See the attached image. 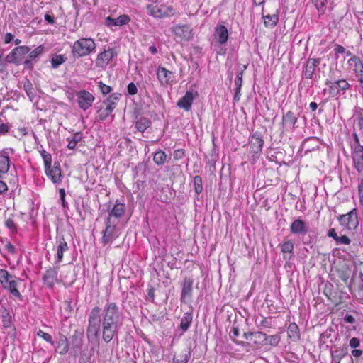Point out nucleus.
<instances>
[{
    "mask_svg": "<svg viewBox=\"0 0 363 363\" xmlns=\"http://www.w3.org/2000/svg\"><path fill=\"white\" fill-rule=\"evenodd\" d=\"M98 86L104 95H106L112 91V88L110 86L104 84L101 81L98 82Z\"/></svg>",
    "mask_w": 363,
    "mask_h": 363,
    "instance_id": "603ef678",
    "label": "nucleus"
},
{
    "mask_svg": "<svg viewBox=\"0 0 363 363\" xmlns=\"http://www.w3.org/2000/svg\"><path fill=\"white\" fill-rule=\"evenodd\" d=\"M334 51L336 54H343L345 52V48L340 45L335 44Z\"/></svg>",
    "mask_w": 363,
    "mask_h": 363,
    "instance_id": "0e129e2a",
    "label": "nucleus"
},
{
    "mask_svg": "<svg viewBox=\"0 0 363 363\" xmlns=\"http://www.w3.org/2000/svg\"><path fill=\"white\" fill-rule=\"evenodd\" d=\"M339 220L348 230H355L359 225L357 209L353 208L347 214L340 216Z\"/></svg>",
    "mask_w": 363,
    "mask_h": 363,
    "instance_id": "39448f33",
    "label": "nucleus"
},
{
    "mask_svg": "<svg viewBox=\"0 0 363 363\" xmlns=\"http://www.w3.org/2000/svg\"><path fill=\"white\" fill-rule=\"evenodd\" d=\"M121 97V94L113 93L103 101V104L106 105V108H101L98 111L99 118L100 121H104L106 119V118L116 107L117 101H119Z\"/></svg>",
    "mask_w": 363,
    "mask_h": 363,
    "instance_id": "7ed1b4c3",
    "label": "nucleus"
},
{
    "mask_svg": "<svg viewBox=\"0 0 363 363\" xmlns=\"http://www.w3.org/2000/svg\"><path fill=\"white\" fill-rule=\"evenodd\" d=\"M57 254L55 255V262L60 263L63 258V253L68 250V245L62 236H57Z\"/></svg>",
    "mask_w": 363,
    "mask_h": 363,
    "instance_id": "6ab92c4d",
    "label": "nucleus"
},
{
    "mask_svg": "<svg viewBox=\"0 0 363 363\" xmlns=\"http://www.w3.org/2000/svg\"><path fill=\"white\" fill-rule=\"evenodd\" d=\"M174 33L186 40L191 39L192 36V30L188 25H177L173 28Z\"/></svg>",
    "mask_w": 363,
    "mask_h": 363,
    "instance_id": "a211bd4d",
    "label": "nucleus"
},
{
    "mask_svg": "<svg viewBox=\"0 0 363 363\" xmlns=\"http://www.w3.org/2000/svg\"><path fill=\"white\" fill-rule=\"evenodd\" d=\"M351 149L354 167L358 172H361L363 171V146Z\"/></svg>",
    "mask_w": 363,
    "mask_h": 363,
    "instance_id": "4468645a",
    "label": "nucleus"
},
{
    "mask_svg": "<svg viewBox=\"0 0 363 363\" xmlns=\"http://www.w3.org/2000/svg\"><path fill=\"white\" fill-rule=\"evenodd\" d=\"M352 138H353V143L351 145V148L356 147H358V146L359 147L362 146L360 144V140H359V136L355 131H354L352 133Z\"/></svg>",
    "mask_w": 363,
    "mask_h": 363,
    "instance_id": "5fc2aeb1",
    "label": "nucleus"
},
{
    "mask_svg": "<svg viewBox=\"0 0 363 363\" xmlns=\"http://www.w3.org/2000/svg\"><path fill=\"white\" fill-rule=\"evenodd\" d=\"M355 114L357 116V127L360 129H363V108L360 107L355 108Z\"/></svg>",
    "mask_w": 363,
    "mask_h": 363,
    "instance_id": "37998d69",
    "label": "nucleus"
},
{
    "mask_svg": "<svg viewBox=\"0 0 363 363\" xmlns=\"http://www.w3.org/2000/svg\"><path fill=\"white\" fill-rule=\"evenodd\" d=\"M130 21V18L127 15H121L116 18H112L110 16H108L105 19V24L112 28L113 26H123L128 23Z\"/></svg>",
    "mask_w": 363,
    "mask_h": 363,
    "instance_id": "5701e85b",
    "label": "nucleus"
},
{
    "mask_svg": "<svg viewBox=\"0 0 363 363\" xmlns=\"http://www.w3.org/2000/svg\"><path fill=\"white\" fill-rule=\"evenodd\" d=\"M149 10L152 16L158 18L168 16L172 13V9L164 4H156L149 6Z\"/></svg>",
    "mask_w": 363,
    "mask_h": 363,
    "instance_id": "9b49d317",
    "label": "nucleus"
},
{
    "mask_svg": "<svg viewBox=\"0 0 363 363\" xmlns=\"http://www.w3.org/2000/svg\"><path fill=\"white\" fill-rule=\"evenodd\" d=\"M40 154H41V156L43 159V162H44V166H45V169H49L50 167H51V164H52V156L50 153L47 152L45 150H42L40 152Z\"/></svg>",
    "mask_w": 363,
    "mask_h": 363,
    "instance_id": "c03bdc74",
    "label": "nucleus"
},
{
    "mask_svg": "<svg viewBox=\"0 0 363 363\" xmlns=\"http://www.w3.org/2000/svg\"><path fill=\"white\" fill-rule=\"evenodd\" d=\"M320 62L319 58H309L308 60L304 72L306 78L313 79L315 67L319 65Z\"/></svg>",
    "mask_w": 363,
    "mask_h": 363,
    "instance_id": "4be33fe9",
    "label": "nucleus"
},
{
    "mask_svg": "<svg viewBox=\"0 0 363 363\" xmlns=\"http://www.w3.org/2000/svg\"><path fill=\"white\" fill-rule=\"evenodd\" d=\"M289 338L294 342H298L301 339V333L298 325L295 323H291L287 328Z\"/></svg>",
    "mask_w": 363,
    "mask_h": 363,
    "instance_id": "c85d7f7f",
    "label": "nucleus"
},
{
    "mask_svg": "<svg viewBox=\"0 0 363 363\" xmlns=\"http://www.w3.org/2000/svg\"><path fill=\"white\" fill-rule=\"evenodd\" d=\"M228 39V31L223 25H218L215 28L213 40L216 44L220 45H225Z\"/></svg>",
    "mask_w": 363,
    "mask_h": 363,
    "instance_id": "ddd939ff",
    "label": "nucleus"
},
{
    "mask_svg": "<svg viewBox=\"0 0 363 363\" xmlns=\"http://www.w3.org/2000/svg\"><path fill=\"white\" fill-rule=\"evenodd\" d=\"M184 150L182 149L176 150L174 152V158L175 160H179L184 157Z\"/></svg>",
    "mask_w": 363,
    "mask_h": 363,
    "instance_id": "052dcab7",
    "label": "nucleus"
},
{
    "mask_svg": "<svg viewBox=\"0 0 363 363\" xmlns=\"http://www.w3.org/2000/svg\"><path fill=\"white\" fill-rule=\"evenodd\" d=\"M191 352L189 349L184 353L181 352L177 357H174L172 363H188L189 360L191 358Z\"/></svg>",
    "mask_w": 363,
    "mask_h": 363,
    "instance_id": "2f4dec72",
    "label": "nucleus"
},
{
    "mask_svg": "<svg viewBox=\"0 0 363 363\" xmlns=\"http://www.w3.org/2000/svg\"><path fill=\"white\" fill-rule=\"evenodd\" d=\"M99 306L94 307L88 317L86 335L98 338L100 328L102 329V339L108 343L115 336L118 335V330L122 325V312L115 302H107L102 313Z\"/></svg>",
    "mask_w": 363,
    "mask_h": 363,
    "instance_id": "f257e3e1",
    "label": "nucleus"
},
{
    "mask_svg": "<svg viewBox=\"0 0 363 363\" xmlns=\"http://www.w3.org/2000/svg\"><path fill=\"white\" fill-rule=\"evenodd\" d=\"M349 62L351 65H354V71L356 73L359 74L360 75L363 74V64L359 57L352 56L350 59Z\"/></svg>",
    "mask_w": 363,
    "mask_h": 363,
    "instance_id": "f704fd0d",
    "label": "nucleus"
},
{
    "mask_svg": "<svg viewBox=\"0 0 363 363\" xmlns=\"http://www.w3.org/2000/svg\"><path fill=\"white\" fill-rule=\"evenodd\" d=\"M352 355L358 359L363 356V352L361 350L354 348V350L352 351Z\"/></svg>",
    "mask_w": 363,
    "mask_h": 363,
    "instance_id": "338daca9",
    "label": "nucleus"
},
{
    "mask_svg": "<svg viewBox=\"0 0 363 363\" xmlns=\"http://www.w3.org/2000/svg\"><path fill=\"white\" fill-rule=\"evenodd\" d=\"M337 245H349L351 242L350 239L346 235L337 237V240H335Z\"/></svg>",
    "mask_w": 363,
    "mask_h": 363,
    "instance_id": "864d4df0",
    "label": "nucleus"
},
{
    "mask_svg": "<svg viewBox=\"0 0 363 363\" xmlns=\"http://www.w3.org/2000/svg\"><path fill=\"white\" fill-rule=\"evenodd\" d=\"M247 68V66L245 65L243 69H240L238 71L236 79L235 80V89H241L242 84V75L243 71Z\"/></svg>",
    "mask_w": 363,
    "mask_h": 363,
    "instance_id": "de8ad7c7",
    "label": "nucleus"
},
{
    "mask_svg": "<svg viewBox=\"0 0 363 363\" xmlns=\"http://www.w3.org/2000/svg\"><path fill=\"white\" fill-rule=\"evenodd\" d=\"M30 49L28 46H18L12 50L6 57L5 60L9 63H14L18 65L23 56L30 52Z\"/></svg>",
    "mask_w": 363,
    "mask_h": 363,
    "instance_id": "423d86ee",
    "label": "nucleus"
},
{
    "mask_svg": "<svg viewBox=\"0 0 363 363\" xmlns=\"http://www.w3.org/2000/svg\"><path fill=\"white\" fill-rule=\"evenodd\" d=\"M281 337L279 335H267L264 342L272 346H277L280 342Z\"/></svg>",
    "mask_w": 363,
    "mask_h": 363,
    "instance_id": "49530a36",
    "label": "nucleus"
},
{
    "mask_svg": "<svg viewBox=\"0 0 363 363\" xmlns=\"http://www.w3.org/2000/svg\"><path fill=\"white\" fill-rule=\"evenodd\" d=\"M77 101L80 108L84 111L87 110L91 106L93 101H94V96L89 91L86 90H81L77 93Z\"/></svg>",
    "mask_w": 363,
    "mask_h": 363,
    "instance_id": "6e6552de",
    "label": "nucleus"
},
{
    "mask_svg": "<svg viewBox=\"0 0 363 363\" xmlns=\"http://www.w3.org/2000/svg\"><path fill=\"white\" fill-rule=\"evenodd\" d=\"M125 211V204L119 203L117 201L113 208L108 212V216L107 218H110L111 220H115L116 222L117 219L123 216Z\"/></svg>",
    "mask_w": 363,
    "mask_h": 363,
    "instance_id": "412c9836",
    "label": "nucleus"
},
{
    "mask_svg": "<svg viewBox=\"0 0 363 363\" xmlns=\"http://www.w3.org/2000/svg\"><path fill=\"white\" fill-rule=\"evenodd\" d=\"M117 223L118 222L115 220H111L110 218H106L105 221L106 228L103 231V236L101 238V243L104 245L111 243L118 238Z\"/></svg>",
    "mask_w": 363,
    "mask_h": 363,
    "instance_id": "20e7f679",
    "label": "nucleus"
},
{
    "mask_svg": "<svg viewBox=\"0 0 363 363\" xmlns=\"http://www.w3.org/2000/svg\"><path fill=\"white\" fill-rule=\"evenodd\" d=\"M314 4H315V6H316L317 9L318 11H323V8L325 5V3L327 1V0H313Z\"/></svg>",
    "mask_w": 363,
    "mask_h": 363,
    "instance_id": "bf43d9fd",
    "label": "nucleus"
},
{
    "mask_svg": "<svg viewBox=\"0 0 363 363\" xmlns=\"http://www.w3.org/2000/svg\"><path fill=\"white\" fill-rule=\"evenodd\" d=\"M256 324L257 327L261 329L271 328V318H264L259 321V323H258L257 320H256Z\"/></svg>",
    "mask_w": 363,
    "mask_h": 363,
    "instance_id": "3c124183",
    "label": "nucleus"
},
{
    "mask_svg": "<svg viewBox=\"0 0 363 363\" xmlns=\"http://www.w3.org/2000/svg\"><path fill=\"white\" fill-rule=\"evenodd\" d=\"M13 276L7 270L0 269V283L4 285H8L9 281L13 280Z\"/></svg>",
    "mask_w": 363,
    "mask_h": 363,
    "instance_id": "4c0bfd02",
    "label": "nucleus"
},
{
    "mask_svg": "<svg viewBox=\"0 0 363 363\" xmlns=\"http://www.w3.org/2000/svg\"><path fill=\"white\" fill-rule=\"evenodd\" d=\"M67 57L63 55H55L51 58L52 67L54 69L57 68L60 65L64 63Z\"/></svg>",
    "mask_w": 363,
    "mask_h": 363,
    "instance_id": "58836bf2",
    "label": "nucleus"
},
{
    "mask_svg": "<svg viewBox=\"0 0 363 363\" xmlns=\"http://www.w3.org/2000/svg\"><path fill=\"white\" fill-rule=\"evenodd\" d=\"M194 191L199 195L203 191L202 179L200 176H195L193 179Z\"/></svg>",
    "mask_w": 363,
    "mask_h": 363,
    "instance_id": "79ce46f5",
    "label": "nucleus"
},
{
    "mask_svg": "<svg viewBox=\"0 0 363 363\" xmlns=\"http://www.w3.org/2000/svg\"><path fill=\"white\" fill-rule=\"evenodd\" d=\"M3 318V325L5 328H9L11 326V316L9 315V313L8 312L6 313V315H2Z\"/></svg>",
    "mask_w": 363,
    "mask_h": 363,
    "instance_id": "4d7b16f0",
    "label": "nucleus"
},
{
    "mask_svg": "<svg viewBox=\"0 0 363 363\" xmlns=\"http://www.w3.org/2000/svg\"><path fill=\"white\" fill-rule=\"evenodd\" d=\"M359 195V201L362 205H363V179H362L360 184L358 186Z\"/></svg>",
    "mask_w": 363,
    "mask_h": 363,
    "instance_id": "69168bd1",
    "label": "nucleus"
},
{
    "mask_svg": "<svg viewBox=\"0 0 363 363\" xmlns=\"http://www.w3.org/2000/svg\"><path fill=\"white\" fill-rule=\"evenodd\" d=\"M37 335L38 337H42L46 342L50 343L52 345H54V342L52 341V337L50 334L45 333L41 330H39L37 333Z\"/></svg>",
    "mask_w": 363,
    "mask_h": 363,
    "instance_id": "8fccbe9b",
    "label": "nucleus"
},
{
    "mask_svg": "<svg viewBox=\"0 0 363 363\" xmlns=\"http://www.w3.org/2000/svg\"><path fill=\"white\" fill-rule=\"evenodd\" d=\"M114 51L112 48H109L107 50H104V52L98 54L96 60V65L98 67H106L109 62L115 56Z\"/></svg>",
    "mask_w": 363,
    "mask_h": 363,
    "instance_id": "dca6fc26",
    "label": "nucleus"
},
{
    "mask_svg": "<svg viewBox=\"0 0 363 363\" xmlns=\"http://www.w3.org/2000/svg\"><path fill=\"white\" fill-rule=\"evenodd\" d=\"M267 334L262 332H254L252 335V340L255 345H262L266 340Z\"/></svg>",
    "mask_w": 363,
    "mask_h": 363,
    "instance_id": "ea45409f",
    "label": "nucleus"
},
{
    "mask_svg": "<svg viewBox=\"0 0 363 363\" xmlns=\"http://www.w3.org/2000/svg\"><path fill=\"white\" fill-rule=\"evenodd\" d=\"M45 174L49 177L53 184H59L62 179L61 167L59 162H55L54 165L50 167L49 169H45Z\"/></svg>",
    "mask_w": 363,
    "mask_h": 363,
    "instance_id": "9d476101",
    "label": "nucleus"
},
{
    "mask_svg": "<svg viewBox=\"0 0 363 363\" xmlns=\"http://www.w3.org/2000/svg\"><path fill=\"white\" fill-rule=\"evenodd\" d=\"M10 130V127L5 123H1L0 124V135H5Z\"/></svg>",
    "mask_w": 363,
    "mask_h": 363,
    "instance_id": "e2e57ef3",
    "label": "nucleus"
},
{
    "mask_svg": "<svg viewBox=\"0 0 363 363\" xmlns=\"http://www.w3.org/2000/svg\"><path fill=\"white\" fill-rule=\"evenodd\" d=\"M151 124V121L145 117H140L135 122V128L140 131L143 133Z\"/></svg>",
    "mask_w": 363,
    "mask_h": 363,
    "instance_id": "473e14b6",
    "label": "nucleus"
},
{
    "mask_svg": "<svg viewBox=\"0 0 363 363\" xmlns=\"http://www.w3.org/2000/svg\"><path fill=\"white\" fill-rule=\"evenodd\" d=\"M359 281L357 283V288H358L359 291H363V273L362 272H359Z\"/></svg>",
    "mask_w": 363,
    "mask_h": 363,
    "instance_id": "774afa93",
    "label": "nucleus"
},
{
    "mask_svg": "<svg viewBox=\"0 0 363 363\" xmlns=\"http://www.w3.org/2000/svg\"><path fill=\"white\" fill-rule=\"evenodd\" d=\"M5 225L6 228L10 229L12 232H14L16 230V225L11 218H8L5 221Z\"/></svg>",
    "mask_w": 363,
    "mask_h": 363,
    "instance_id": "13d9d810",
    "label": "nucleus"
},
{
    "mask_svg": "<svg viewBox=\"0 0 363 363\" xmlns=\"http://www.w3.org/2000/svg\"><path fill=\"white\" fill-rule=\"evenodd\" d=\"M181 298L182 303H186L191 299L193 292V280L191 278L185 277L182 284Z\"/></svg>",
    "mask_w": 363,
    "mask_h": 363,
    "instance_id": "1a4fd4ad",
    "label": "nucleus"
},
{
    "mask_svg": "<svg viewBox=\"0 0 363 363\" xmlns=\"http://www.w3.org/2000/svg\"><path fill=\"white\" fill-rule=\"evenodd\" d=\"M325 84L328 86L330 94L333 96H337L341 91L345 92L350 88V84L345 79H338L334 82L328 79Z\"/></svg>",
    "mask_w": 363,
    "mask_h": 363,
    "instance_id": "0eeeda50",
    "label": "nucleus"
},
{
    "mask_svg": "<svg viewBox=\"0 0 363 363\" xmlns=\"http://www.w3.org/2000/svg\"><path fill=\"white\" fill-rule=\"evenodd\" d=\"M360 345V341L357 337H352L350 340V346L352 348H357Z\"/></svg>",
    "mask_w": 363,
    "mask_h": 363,
    "instance_id": "680f3d73",
    "label": "nucleus"
},
{
    "mask_svg": "<svg viewBox=\"0 0 363 363\" xmlns=\"http://www.w3.org/2000/svg\"><path fill=\"white\" fill-rule=\"evenodd\" d=\"M192 319L193 316L191 313H185L181 320L180 328L183 331H186L192 322Z\"/></svg>",
    "mask_w": 363,
    "mask_h": 363,
    "instance_id": "7c9ffc66",
    "label": "nucleus"
},
{
    "mask_svg": "<svg viewBox=\"0 0 363 363\" xmlns=\"http://www.w3.org/2000/svg\"><path fill=\"white\" fill-rule=\"evenodd\" d=\"M17 282L16 280L13 279L9 281L8 285H4V288L9 290L11 294L18 298H21V294L19 291L17 289Z\"/></svg>",
    "mask_w": 363,
    "mask_h": 363,
    "instance_id": "c9c22d12",
    "label": "nucleus"
},
{
    "mask_svg": "<svg viewBox=\"0 0 363 363\" xmlns=\"http://www.w3.org/2000/svg\"><path fill=\"white\" fill-rule=\"evenodd\" d=\"M264 145V140L260 133L255 132L251 137L250 141V150L255 155H259L262 152Z\"/></svg>",
    "mask_w": 363,
    "mask_h": 363,
    "instance_id": "f8f14e48",
    "label": "nucleus"
},
{
    "mask_svg": "<svg viewBox=\"0 0 363 363\" xmlns=\"http://www.w3.org/2000/svg\"><path fill=\"white\" fill-rule=\"evenodd\" d=\"M290 231L292 234L304 235L308 232V228L305 221L298 218L291 223Z\"/></svg>",
    "mask_w": 363,
    "mask_h": 363,
    "instance_id": "f3484780",
    "label": "nucleus"
},
{
    "mask_svg": "<svg viewBox=\"0 0 363 363\" xmlns=\"http://www.w3.org/2000/svg\"><path fill=\"white\" fill-rule=\"evenodd\" d=\"M166 153L161 150L156 151L153 156V161L158 166L163 165L166 162Z\"/></svg>",
    "mask_w": 363,
    "mask_h": 363,
    "instance_id": "72a5a7b5",
    "label": "nucleus"
},
{
    "mask_svg": "<svg viewBox=\"0 0 363 363\" xmlns=\"http://www.w3.org/2000/svg\"><path fill=\"white\" fill-rule=\"evenodd\" d=\"M194 100V94L191 91H187L177 102V106L188 111L191 109Z\"/></svg>",
    "mask_w": 363,
    "mask_h": 363,
    "instance_id": "393cba45",
    "label": "nucleus"
},
{
    "mask_svg": "<svg viewBox=\"0 0 363 363\" xmlns=\"http://www.w3.org/2000/svg\"><path fill=\"white\" fill-rule=\"evenodd\" d=\"M157 76L161 84H169L172 77V72L164 67H159L157 71Z\"/></svg>",
    "mask_w": 363,
    "mask_h": 363,
    "instance_id": "cd10ccee",
    "label": "nucleus"
},
{
    "mask_svg": "<svg viewBox=\"0 0 363 363\" xmlns=\"http://www.w3.org/2000/svg\"><path fill=\"white\" fill-rule=\"evenodd\" d=\"M297 120V116L291 111H287L282 117L283 125L289 128H294Z\"/></svg>",
    "mask_w": 363,
    "mask_h": 363,
    "instance_id": "c756f323",
    "label": "nucleus"
},
{
    "mask_svg": "<svg viewBox=\"0 0 363 363\" xmlns=\"http://www.w3.org/2000/svg\"><path fill=\"white\" fill-rule=\"evenodd\" d=\"M69 351V342L66 336L60 335L56 342L55 352L61 355H65Z\"/></svg>",
    "mask_w": 363,
    "mask_h": 363,
    "instance_id": "b1692460",
    "label": "nucleus"
},
{
    "mask_svg": "<svg viewBox=\"0 0 363 363\" xmlns=\"http://www.w3.org/2000/svg\"><path fill=\"white\" fill-rule=\"evenodd\" d=\"M43 47L40 45L37 47L35 50L29 52L26 59L24 61V65L26 68L32 69L33 67V62L43 52Z\"/></svg>",
    "mask_w": 363,
    "mask_h": 363,
    "instance_id": "a878e982",
    "label": "nucleus"
},
{
    "mask_svg": "<svg viewBox=\"0 0 363 363\" xmlns=\"http://www.w3.org/2000/svg\"><path fill=\"white\" fill-rule=\"evenodd\" d=\"M127 91L128 94L135 95L138 92V88L133 82H130L127 86Z\"/></svg>",
    "mask_w": 363,
    "mask_h": 363,
    "instance_id": "6e6d98bb",
    "label": "nucleus"
},
{
    "mask_svg": "<svg viewBox=\"0 0 363 363\" xmlns=\"http://www.w3.org/2000/svg\"><path fill=\"white\" fill-rule=\"evenodd\" d=\"M281 252L284 254V258L290 259L294 253V245L291 240H286L280 244Z\"/></svg>",
    "mask_w": 363,
    "mask_h": 363,
    "instance_id": "bb28decb",
    "label": "nucleus"
},
{
    "mask_svg": "<svg viewBox=\"0 0 363 363\" xmlns=\"http://www.w3.org/2000/svg\"><path fill=\"white\" fill-rule=\"evenodd\" d=\"M82 345V339L80 335L74 333L72 336V350L76 352L79 350Z\"/></svg>",
    "mask_w": 363,
    "mask_h": 363,
    "instance_id": "e433bc0d",
    "label": "nucleus"
},
{
    "mask_svg": "<svg viewBox=\"0 0 363 363\" xmlns=\"http://www.w3.org/2000/svg\"><path fill=\"white\" fill-rule=\"evenodd\" d=\"M263 18L264 19V25L267 27L272 28L275 26L278 21V16L275 14L263 16Z\"/></svg>",
    "mask_w": 363,
    "mask_h": 363,
    "instance_id": "a19ab883",
    "label": "nucleus"
},
{
    "mask_svg": "<svg viewBox=\"0 0 363 363\" xmlns=\"http://www.w3.org/2000/svg\"><path fill=\"white\" fill-rule=\"evenodd\" d=\"M23 87H24V90L26 92L27 95L28 96L30 99L32 101L35 96L32 84L29 81H27L26 82L24 83Z\"/></svg>",
    "mask_w": 363,
    "mask_h": 363,
    "instance_id": "09e8293b",
    "label": "nucleus"
},
{
    "mask_svg": "<svg viewBox=\"0 0 363 363\" xmlns=\"http://www.w3.org/2000/svg\"><path fill=\"white\" fill-rule=\"evenodd\" d=\"M82 140V135L80 133H76L73 137L72 139L69 141V143L67 145V147L70 150H74L77 144Z\"/></svg>",
    "mask_w": 363,
    "mask_h": 363,
    "instance_id": "a18cd8bd",
    "label": "nucleus"
},
{
    "mask_svg": "<svg viewBox=\"0 0 363 363\" xmlns=\"http://www.w3.org/2000/svg\"><path fill=\"white\" fill-rule=\"evenodd\" d=\"M43 280L44 284L48 287L53 288L55 281L57 280V269L56 268L47 269L43 275Z\"/></svg>",
    "mask_w": 363,
    "mask_h": 363,
    "instance_id": "aec40b11",
    "label": "nucleus"
},
{
    "mask_svg": "<svg viewBox=\"0 0 363 363\" xmlns=\"http://www.w3.org/2000/svg\"><path fill=\"white\" fill-rule=\"evenodd\" d=\"M96 49V43L91 38H82L75 41L72 47L74 56H87Z\"/></svg>",
    "mask_w": 363,
    "mask_h": 363,
    "instance_id": "f03ea898",
    "label": "nucleus"
},
{
    "mask_svg": "<svg viewBox=\"0 0 363 363\" xmlns=\"http://www.w3.org/2000/svg\"><path fill=\"white\" fill-rule=\"evenodd\" d=\"M14 150L12 148L3 150L0 152V178L2 174L8 172L10 167L9 152L13 153Z\"/></svg>",
    "mask_w": 363,
    "mask_h": 363,
    "instance_id": "2eb2a0df",
    "label": "nucleus"
}]
</instances>
